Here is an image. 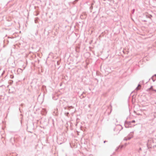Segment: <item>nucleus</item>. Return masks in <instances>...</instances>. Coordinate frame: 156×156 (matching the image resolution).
<instances>
[{
  "instance_id": "1",
  "label": "nucleus",
  "mask_w": 156,
  "mask_h": 156,
  "mask_svg": "<svg viewBox=\"0 0 156 156\" xmlns=\"http://www.w3.org/2000/svg\"><path fill=\"white\" fill-rule=\"evenodd\" d=\"M131 139V137H129V136H128L126 137H125L124 139V140H129Z\"/></svg>"
},
{
  "instance_id": "2",
  "label": "nucleus",
  "mask_w": 156,
  "mask_h": 156,
  "mask_svg": "<svg viewBox=\"0 0 156 156\" xmlns=\"http://www.w3.org/2000/svg\"><path fill=\"white\" fill-rule=\"evenodd\" d=\"M141 87V86L140 84H139L137 87H136V90H139Z\"/></svg>"
},
{
  "instance_id": "3",
  "label": "nucleus",
  "mask_w": 156,
  "mask_h": 156,
  "mask_svg": "<svg viewBox=\"0 0 156 156\" xmlns=\"http://www.w3.org/2000/svg\"><path fill=\"white\" fill-rule=\"evenodd\" d=\"M133 133L131 132L129 135L128 136L131 137V139L133 137Z\"/></svg>"
},
{
  "instance_id": "4",
  "label": "nucleus",
  "mask_w": 156,
  "mask_h": 156,
  "mask_svg": "<svg viewBox=\"0 0 156 156\" xmlns=\"http://www.w3.org/2000/svg\"><path fill=\"white\" fill-rule=\"evenodd\" d=\"M153 90V86H151V87L150 88H148L147 90V91H148L149 90Z\"/></svg>"
},
{
  "instance_id": "5",
  "label": "nucleus",
  "mask_w": 156,
  "mask_h": 156,
  "mask_svg": "<svg viewBox=\"0 0 156 156\" xmlns=\"http://www.w3.org/2000/svg\"><path fill=\"white\" fill-rule=\"evenodd\" d=\"M79 1V0H75V1H74V2H72V4H75V3H76L78 1Z\"/></svg>"
},
{
  "instance_id": "6",
  "label": "nucleus",
  "mask_w": 156,
  "mask_h": 156,
  "mask_svg": "<svg viewBox=\"0 0 156 156\" xmlns=\"http://www.w3.org/2000/svg\"><path fill=\"white\" fill-rule=\"evenodd\" d=\"M18 71H22V70L21 69H19L18 70Z\"/></svg>"
},
{
  "instance_id": "7",
  "label": "nucleus",
  "mask_w": 156,
  "mask_h": 156,
  "mask_svg": "<svg viewBox=\"0 0 156 156\" xmlns=\"http://www.w3.org/2000/svg\"><path fill=\"white\" fill-rule=\"evenodd\" d=\"M13 75H10V78L12 79L13 78Z\"/></svg>"
},
{
  "instance_id": "8",
  "label": "nucleus",
  "mask_w": 156,
  "mask_h": 156,
  "mask_svg": "<svg viewBox=\"0 0 156 156\" xmlns=\"http://www.w3.org/2000/svg\"><path fill=\"white\" fill-rule=\"evenodd\" d=\"M154 76H153L152 77V80H153V81H154Z\"/></svg>"
},
{
  "instance_id": "9",
  "label": "nucleus",
  "mask_w": 156,
  "mask_h": 156,
  "mask_svg": "<svg viewBox=\"0 0 156 156\" xmlns=\"http://www.w3.org/2000/svg\"><path fill=\"white\" fill-rule=\"evenodd\" d=\"M135 122V120H132V121H131V122L132 123H133V122Z\"/></svg>"
},
{
  "instance_id": "10",
  "label": "nucleus",
  "mask_w": 156,
  "mask_h": 156,
  "mask_svg": "<svg viewBox=\"0 0 156 156\" xmlns=\"http://www.w3.org/2000/svg\"><path fill=\"white\" fill-rule=\"evenodd\" d=\"M152 90L154 91L155 92H156V90L153 89V90Z\"/></svg>"
},
{
  "instance_id": "11",
  "label": "nucleus",
  "mask_w": 156,
  "mask_h": 156,
  "mask_svg": "<svg viewBox=\"0 0 156 156\" xmlns=\"http://www.w3.org/2000/svg\"><path fill=\"white\" fill-rule=\"evenodd\" d=\"M35 23H36L37 22V20H35Z\"/></svg>"
},
{
  "instance_id": "12",
  "label": "nucleus",
  "mask_w": 156,
  "mask_h": 156,
  "mask_svg": "<svg viewBox=\"0 0 156 156\" xmlns=\"http://www.w3.org/2000/svg\"><path fill=\"white\" fill-rule=\"evenodd\" d=\"M151 17H152V16L151 15H150L149 16V17L150 18H151Z\"/></svg>"
},
{
  "instance_id": "13",
  "label": "nucleus",
  "mask_w": 156,
  "mask_h": 156,
  "mask_svg": "<svg viewBox=\"0 0 156 156\" xmlns=\"http://www.w3.org/2000/svg\"><path fill=\"white\" fill-rule=\"evenodd\" d=\"M105 142H106V141H104V143H105Z\"/></svg>"
},
{
  "instance_id": "14",
  "label": "nucleus",
  "mask_w": 156,
  "mask_h": 156,
  "mask_svg": "<svg viewBox=\"0 0 156 156\" xmlns=\"http://www.w3.org/2000/svg\"><path fill=\"white\" fill-rule=\"evenodd\" d=\"M134 9H133V12H134Z\"/></svg>"
},
{
  "instance_id": "15",
  "label": "nucleus",
  "mask_w": 156,
  "mask_h": 156,
  "mask_svg": "<svg viewBox=\"0 0 156 156\" xmlns=\"http://www.w3.org/2000/svg\"><path fill=\"white\" fill-rule=\"evenodd\" d=\"M104 1H105L106 0H104Z\"/></svg>"
}]
</instances>
